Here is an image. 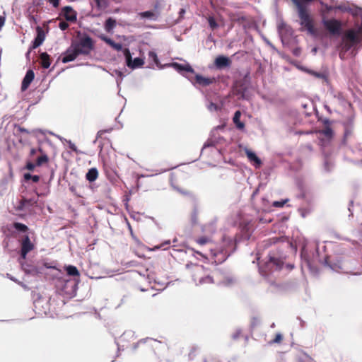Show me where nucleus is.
I'll use <instances>...</instances> for the list:
<instances>
[{
	"mask_svg": "<svg viewBox=\"0 0 362 362\" xmlns=\"http://www.w3.org/2000/svg\"><path fill=\"white\" fill-rule=\"evenodd\" d=\"M254 231V226L250 221L242 222L240 224V233L238 237L224 234L222 237L223 245L219 247L211 248V254L216 264H221L234 252L235 245L242 240H248Z\"/></svg>",
	"mask_w": 362,
	"mask_h": 362,
	"instance_id": "obj_1",
	"label": "nucleus"
},
{
	"mask_svg": "<svg viewBox=\"0 0 362 362\" xmlns=\"http://www.w3.org/2000/svg\"><path fill=\"white\" fill-rule=\"evenodd\" d=\"M362 42V22L356 29L348 30L341 38L339 46V57L345 59L356 54V48Z\"/></svg>",
	"mask_w": 362,
	"mask_h": 362,
	"instance_id": "obj_2",
	"label": "nucleus"
},
{
	"mask_svg": "<svg viewBox=\"0 0 362 362\" xmlns=\"http://www.w3.org/2000/svg\"><path fill=\"white\" fill-rule=\"evenodd\" d=\"M268 259L264 263L259 262V271L262 276L268 278L282 268L284 261L281 257H277L275 254L269 253Z\"/></svg>",
	"mask_w": 362,
	"mask_h": 362,
	"instance_id": "obj_3",
	"label": "nucleus"
},
{
	"mask_svg": "<svg viewBox=\"0 0 362 362\" xmlns=\"http://www.w3.org/2000/svg\"><path fill=\"white\" fill-rule=\"evenodd\" d=\"M73 47H75L80 54L88 55L94 49V42L93 39L84 34L78 42H72Z\"/></svg>",
	"mask_w": 362,
	"mask_h": 362,
	"instance_id": "obj_4",
	"label": "nucleus"
},
{
	"mask_svg": "<svg viewBox=\"0 0 362 362\" xmlns=\"http://www.w3.org/2000/svg\"><path fill=\"white\" fill-rule=\"evenodd\" d=\"M298 1L300 2V4L303 8V14L302 15L300 12V10H299V8L296 7L297 10H298V16L300 19V24L302 25L305 26L307 28V30L310 33H312L313 32V26L312 21L310 20V16L306 11V7H307V5L308 4H310L311 1H313V0H298Z\"/></svg>",
	"mask_w": 362,
	"mask_h": 362,
	"instance_id": "obj_5",
	"label": "nucleus"
},
{
	"mask_svg": "<svg viewBox=\"0 0 362 362\" xmlns=\"http://www.w3.org/2000/svg\"><path fill=\"white\" fill-rule=\"evenodd\" d=\"M123 54L125 57L126 64L129 68L136 69L144 64V60L142 58L136 57L132 59L131 52L128 48L123 49Z\"/></svg>",
	"mask_w": 362,
	"mask_h": 362,
	"instance_id": "obj_6",
	"label": "nucleus"
},
{
	"mask_svg": "<svg viewBox=\"0 0 362 362\" xmlns=\"http://www.w3.org/2000/svg\"><path fill=\"white\" fill-rule=\"evenodd\" d=\"M193 86L199 89L201 87H206L216 82L214 77L206 78L199 74H195L194 79L188 78Z\"/></svg>",
	"mask_w": 362,
	"mask_h": 362,
	"instance_id": "obj_7",
	"label": "nucleus"
},
{
	"mask_svg": "<svg viewBox=\"0 0 362 362\" xmlns=\"http://www.w3.org/2000/svg\"><path fill=\"white\" fill-rule=\"evenodd\" d=\"M323 25L332 35H339L341 28V22L336 19L323 20Z\"/></svg>",
	"mask_w": 362,
	"mask_h": 362,
	"instance_id": "obj_8",
	"label": "nucleus"
},
{
	"mask_svg": "<svg viewBox=\"0 0 362 362\" xmlns=\"http://www.w3.org/2000/svg\"><path fill=\"white\" fill-rule=\"evenodd\" d=\"M337 9L351 13L353 16H359L362 22V8L349 4H342L337 6Z\"/></svg>",
	"mask_w": 362,
	"mask_h": 362,
	"instance_id": "obj_9",
	"label": "nucleus"
},
{
	"mask_svg": "<svg viewBox=\"0 0 362 362\" xmlns=\"http://www.w3.org/2000/svg\"><path fill=\"white\" fill-rule=\"evenodd\" d=\"M37 202L38 195L37 197H33L29 199L23 197L19 201L18 205L16 206V209L18 211L29 210L30 207L36 205Z\"/></svg>",
	"mask_w": 362,
	"mask_h": 362,
	"instance_id": "obj_10",
	"label": "nucleus"
},
{
	"mask_svg": "<svg viewBox=\"0 0 362 362\" xmlns=\"http://www.w3.org/2000/svg\"><path fill=\"white\" fill-rule=\"evenodd\" d=\"M21 259H25L27 254L32 251L35 246L33 243H31L29 237L28 235H25L21 240Z\"/></svg>",
	"mask_w": 362,
	"mask_h": 362,
	"instance_id": "obj_11",
	"label": "nucleus"
},
{
	"mask_svg": "<svg viewBox=\"0 0 362 362\" xmlns=\"http://www.w3.org/2000/svg\"><path fill=\"white\" fill-rule=\"evenodd\" d=\"M64 55V56L62 57V63L66 64L75 60L80 54L78 50L71 45V46L65 51Z\"/></svg>",
	"mask_w": 362,
	"mask_h": 362,
	"instance_id": "obj_12",
	"label": "nucleus"
},
{
	"mask_svg": "<svg viewBox=\"0 0 362 362\" xmlns=\"http://www.w3.org/2000/svg\"><path fill=\"white\" fill-rule=\"evenodd\" d=\"M325 264L334 272L345 274L351 273L345 268L344 265L339 260L332 262H329L327 259H325Z\"/></svg>",
	"mask_w": 362,
	"mask_h": 362,
	"instance_id": "obj_13",
	"label": "nucleus"
},
{
	"mask_svg": "<svg viewBox=\"0 0 362 362\" xmlns=\"http://www.w3.org/2000/svg\"><path fill=\"white\" fill-rule=\"evenodd\" d=\"M170 66L174 68L177 72L182 74L185 76L184 72H189L194 74V69L190 66L189 64H179L177 62H173L170 64Z\"/></svg>",
	"mask_w": 362,
	"mask_h": 362,
	"instance_id": "obj_14",
	"label": "nucleus"
},
{
	"mask_svg": "<svg viewBox=\"0 0 362 362\" xmlns=\"http://www.w3.org/2000/svg\"><path fill=\"white\" fill-rule=\"evenodd\" d=\"M278 32L282 42L291 35V28L285 23L281 22L278 24Z\"/></svg>",
	"mask_w": 362,
	"mask_h": 362,
	"instance_id": "obj_15",
	"label": "nucleus"
},
{
	"mask_svg": "<svg viewBox=\"0 0 362 362\" xmlns=\"http://www.w3.org/2000/svg\"><path fill=\"white\" fill-rule=\"evenodd\" d=\"M135 339L134 332L132 330L125 331L119 337V341H116L117 345L118 351L121 350V347H122V350H124V345H120L121 342L124 341H129L131 340H134Z\"/></svg>",
	"mask_w": 362,
	"mask_h": 362,
	"instance_id": "obj_16",
	"label": "nucleus"
},
{
	"mask_svg": "<svg viewBox=\"0 0 362 362\" xmlns=\"http://www.w3.org/2000/svg\"><path fill=\"white\" fill-rule=\"evenodd\" d=\"M37 35L33 42V48L35 49L40 47L45 39V33L40 26L36 28Z\"/></svg>",
	"mask_w": 362,
	"mask_h": 362,
	"instance_id": "obj_17",
	"label": "nucleus"
},
{
	"mask_svg": "<svg viewBox=\"0 0 362 362\" xmlns=\"http://www.w3.org/2000/svg\"><path fill=\"white\" fill-rule=\"evenodd\" d=\"M245 151L250 162L252 163V165L256 168H259L262 165V160L260 158L255 154V152L248 148H245Z\"/></svg>",
	"mask_w": 362,
	"mask_h": 362,
	"instance_id": "obj_18",
	"label": "nucleus"
},
{
	"mask_svg": "<svg viewBox=\"0 0 362 362\" xmlns=\"http://www.w3.org/2000/svg\"><path fill=\"white\" fill-rule=\"evenodd\" d=\"M20 262L21 268L25 272V273L30 274L32 276H37V274L41 273V270L40 268L33 265L23 263L21 262V260H20Z\"/></svg>",
	"mask_w": 362,
	"mask_h": 362,
	"instance_id": "obj_19",
	"label": "nucleus"
},
{
	"mask_svg": "<svg viewBox=\"0 0 362 362\" xmlns=\"http://www.w3.org/2000/svg\"><path fill=\"white\" fill-rule=\"evenodd\" d=\"M34 78H35V74H34L33 71L31 69L28 70L26 72L25 76H24L23 81H22V84H21L22 91H25L28 88V86H30L31 82L33 81Z\"/></svg>",
	"mask_w": 362,
	"mask_h": 362,
	"instance_id": "obj_20",
	"label": "nucleus"
},
{
	"mask_svg": "<svg viewBox=\"0 0 362 362\" xmlns=\"http://www.w3.org/2000/svg\"><path fill=\"white\" fill-rule=\"evenodd\" d=\"M216 68L221 69L225 67H228L230 65V61L228 57L223 55L218 56L214 62Z\"/></svg>",
	"mask_w": 362,
	"mask_h": 362,
	"instance_id": "obj_21",
	"label": "nucleus"
},
{
	"mask_svg": "<svg viewBox=\"0 0 362 362\" xmlns=\"http://www.w3.org/2000/svg\"><path fill=\"white\" fill-rule=\"evenodd\" d=\"M138 16L141 19H149L151 21H156L158 18L159 12L158 11H146L140 12L138 13Z\"/></svg>",
	"mask_w": 362,
	"mask_h": 362,
	"instance_id": "obj_22",
	"label": "nucleus"
},
{
	"mask_svg": "<svg viewBox=\"0 0 362 362\" xmlns=\"http://www.w3.org/2000/svg\"><path fill=\"white\" fill-rule=\"evenodd\" d=\"M64 18L66 21L74 22L76 21V13L71 6H65L63 8Z\"/></svg>",
	"mask_w": 362,
	"mask_h": 362,
	"instance_id": "obj_23",
	"label": "nucleus"
},
{
	"mask_svg": "<svg viewBox=\"0 0 362 362\" xmlns=\"http://www.w3.org/2000/svg\"><path fill=\"white\" fill-rule=\"evenodd\" d=\"M100 38L103 41L106 42L108 45H110L115 50H116V51H121V50H122V43L115 42L111 38H110L107 36L104 35H100Z\"/></svg>",
	"mask_w": 362,
	"mask_h": 362,
	"instance_id": "obj_24",
	"label": "nucleus"
},
{
	"mask_svg": "<svg viewBox=\"0 0 362 362\" xmlns=\"http://www.w3.org/2000/svg\"><path fill=\"white\" fill-rule=\"evenodd\" d=\"M34 306L38 314L46 313L47 310V303L46 300L42 299L35 300L34 301Z\"/></svg>",
	"mask_w": 362,
	"mask_h": 362,
	"instance_id": "obj_25",
	"label": "nucleus"
},
{
	"mask_svg": "<svg viewBox=\"0 0 362 362\" xmlns=\"http://www.w3.org/2000/svg\"><path fill=\"white\" fill-rule=\"evenodd\" d=\"M193 281L195 283L196 286H202L204 284H214L213 277L209 275H206L205 276L201 277L197 281L195 276H193Z\"/></svg>",
	"mask_w": 362,
	"mask_h": 362,
	"instance_id": "obj_26",
	"label": "nucleus"
},
{
	"mask_svg": "<svg viewBox=\"0 0 362 362\" xmlns=\"http://www.w3.org/2000/svg\"><path fill=\"white\" fill-rule=\"evenodd\" d=\"M240 116H241V112L240 110H237L235 114H234V116H233V121L234 122V124H235V127L240 129V130H243L245 128V124L240 121Z\"/></svg>",
	"mask_w": 362,
	"mask_h": 362,
	"instance_id": "obj_27",
	"label": "nucleus"
},
{
	"mask_svg": "<svg viewBox=\"0 0 362 362\" xmlns=\"http://www.w3.org/2000/svg\"><path fill=\"white\" fill-rule=\"evenodd\" d=\"M41 66L44 69H48L50 66L51 61L49 54L47 52H42L40 54Z\"/></svg>",
	"mask_w": 362,
	"mask_h": 362,
	"instance_id": "obj_28",
	"label": "nucleus"
},
{
	"mask_svg": "<svg viewBox=\"0 0 362 362\" xmlns=\"http://www.w3.org/2000/svg\"><path fill=\"white\" fill-rule=\"evenodd\" d=\"M98 176V171L95 168H92L88 170V173L86 175V178L89 182L95 181Z\"/></svg>",
	"mask_w": 362,
	"mask_h": 362,
	"instance_id": "obj_29",
	"label": "nucleus"
},
{
	"mask_svg": "<svg viewBox=\"0 0 362 362\" xmlns=\"http://www.w3.org/2000/svg\"><path fill=\"white\" fill-rule=\"evenodd\" d=\"M206 100L207 102L206 103V107L209 111L210 112H217L221 110V107L218 105L213 103L212 101H209L207 96H206Z\"/></svg>",
	"mask_w": 362,
	"mask_h": 362,
	"instance_id": "obj_30",
	"label": "nucleus"
},
{
	"mask_svg": "<svg viewBox=\"0 0 362 362\" xmlns=\"http://www.w3.org/2000/svg\"><path fill=\"white\" fill-rule=\"evenodd\" d=\"M307 72L316 78H322L327 83H328L327 74L325 72H317L313 70H307Z\"/></svg>",
	"mask_w": 362,
	"mask_h": 362,
	"instance_id": "obj_31",
	"label": "nucleus"
},
{
	"mask_svg": "<svg viewBox=\"0 0 362 362\" xmlns=\"http://www.w3.org/2000/svg\"><path fill=\"white\" fill-rule=\"evenodd\" d=\"M116 26V21L112 18H108L105 23V29L106 31L110 32L113 30Z\"/></svg>",
	"mask_w": 362,
	"mask_h": 362,
	"instance_id": "obj_32",
	"label": "nucleus"
},
{
	"mask_svg": "<svg viewBox=\"0 0 362 362\" xmlns=\"http://www.w3.org/2000/svg\"><path fill=\"white\" fill-rule=\"evenodd\" d=\"M11 240H12L11 235H10L9 234H6L3 240V243H2L4 249L8 252H10L12 250V249L10 247Z\"/></svg>",
	"mask_w": 362,
	"mask_h": 362,
	"instance_id": "obj_33",
	"label": "nucleus"
},
{
	"mask_svg": "<svg viewBox=\"0 0 362 362\" xmlns=\"http://www.w3.org/2000/svg\"><path fill=\"white\" fill-rule=\"evenodd\" d=\"M41 153H42L41 156H38L36 158V165L37 166H41L43 164L47 163L49 160L48 156H47L46 153H43L42 151Z\"/></svg>",
	"mask_w": 362,
	"mask_h": 362,
	"instance_id": "obj_34",
	"label": "nucleus"
},
{
	"mask_svg": "<svg viewBox=\"0 0 362 362\" xmlns=\"http://www.w3.org/2000/svg\"><path fill=\"white\" fill-rule=\"evenodd\" d=\"M66 271L68 275L72 276H79V272L78 269L73 265H69L66 267Z\"/></svg>",
	"mask_w": 362,
	"mask_h": 362,
	"instance_id": "obj_35",
	"label": "nucleus"
},
{
	"mask_svg": "<svg viewBox=\"0 0 362 362\" xmlns=\"http://www.w3.org/2000/svg\"><path fill=\"white\" fill-rule=\"evenodd\" d=\"M13 227L15 230L19 231V232H22V233H25L28 228L27 227V226H25V224L23 223H18V222H16L13 224Z\"/></svg>",
	"mask_w": 362,
	"mask_h": 362,
	"instance_id": "obj_36",
	"label": "nucleus"
},
{
	"mask_svg": "<svg viewBox=\"0 0 362 362\" xmlns=\"http://www.w3.org/2000/svg\"><path fill=\"white\" fill-rule=\"evenodd\" d=\"M198 214L199 211L197 206H194L193 210L191 213V222L193 225H195L198 222Z\"/></svg>",
	"mask_w": 362,
	"mask_h": 362,
	"instance_id": "obj_37",
	"label": "nucleus"
},
{
	"mask_svg": "<svg viewBox=\"0 0 362 362\" xmlns=\"http://www.w3.org/2000/svg\"><path fill=\"white\" fill-rule=\"evenodd\" d=\"M98 9H105L108 6L110 0H94Z\"/></svg>",
	"mask_w": 362,
	"mask_h": 362,
	"instance_id": "obj_38",
	"label": "nucleus"
},
{
	"mask_svg": "<svg viewBox=\"0 0 362 362\" xmlns=\"http://www.w3.org/2000/svg\"><path fill=\"white\" fill-rule=\"evenodd\" d=\"M320 134H323L327 139H331L333 136V131L330 127H327L320 132Z\"/></svg>",
	"mask_w": 362,
	"mask_h": 362,
	"instance_id": "obj_39",
	"label": "nucleus"
},
{
	"mask_svg": "<svg viewBox=\"0 0 362 362\" xmlns=\"http://www.w3.org/2000/svg\"><path fill=\"white\" fill-rule=\"evenodd\" d=\"M208 23L211 30H215L218 27V24L216 22V20L213 16L208 18Z\"/></svg>",
	"mask_w": 362,
	"mask_h": 362,
	"instance_id": "obj_40",
	"label": "nucleus"
},
{
	"mask_svg": "<svg viewBox=\"0 0 362 362\" xmlns=\"http://www.w3.org/2000/svg\"><path fill=\"white\" fill-rule=\"evenodd\" d=\"M148 57L151 59L156 64L159 63V60L157 54L154 51H150L148 52Z\"/></svg>",
	"mask_w": 362,
	"mask_h": 362,
	"instance_id": "obj_41",
	"label": "nucleus"
},
{
	"mask_svg": "<svg viewBox=\"0 0 362 362\" xmlns=\"http://www.w3.org/2000/svg\"><path fill=\"white\" fill-rule=\"evenodd\" d=\"M235 281V279L232 276H228L226 277L222 282V284L225 286H230L232 285Z\"/></svg>",
	"mask_w": 362,
	"mask_h": 362,
	"instance_id": "obj_42",
	"label": "nucleus"
},
{
	"mask_svg": "<svg viewBox=\"0 0 362 362\" xmlns=\"http://www.w3.org/2000/svg\"><path fill=\"white\" fill-rule=\"evenodd\" d=\"M288 202V199H284L281 201H275L273 202V206L274 207H282L284 204Z\"/></svg>",
	"mask_w": 362,
	"mask_h": 362,
	"instance_id": "obj_43",
	"label": "nucleus"
},
{
	"mask_svg": "<svg viewBox=\"0 0 362 362\" xmlns=\"http://www.w3.org/2000/svg\"><path fill=\"white\" fill-rule=\"evenodd\" d=\"M42 148H31L30 151V157H33L34 155H35L37 152H40L42 153Z\"/></svg>",
	"mask_w": 362,
	"mask_h": 362,
	"instance_id": "obj_44",
	"label": "nucleus"
},
{
	"mask_svg": "<svg viewBox=\"0 0 362 362\" xmlns=\"http://www.w3.org/2000/svg\"><path fill=\"white\" fill-rule=\"evenodd\" d=\"M36 163H33V162H28L27 164H26V169H28V170H33L35 169V168L36 167Z\"/></svg>",
	"mask_w": 362,
	"mask_h": 362,
	"instance_id": "obj_45",
	"label": "nucleus"
},
{
	"mask_svg": "<svg viewBox=\"0 0 362 362\" xmlns=\"http://www.w3.org/2000/svg\"><path fill=\"white\" fill-rule=\"evenodd\" d=\"M283 339L281 334L278 333L275 338L272 340V343H279Z\"/></svg>",
	"mask_w": 362,
	"mask_h": 362,
	"instance_id": "obj_46",
	"label": "nucleus"
},
{
	"mask_svg": "<svg viewBox=\"0 0 362 362\" xmlns=\"http://www.w3.org/2000/svg\"><path fill=\"white\" fill-rule=\"evenodd\" d=\"M291 1L295 4V6L296 7L299 8V10H300V12L303 15V8H302V6L300 4V2L298 0H291Z\"/></svg>",
	"mask_w": 362,
	"mask_h": 362,
	"instance_id": "obj_47",
	"label": "nucleus"
},
{
	"mask_svg": "<svg viewBox=\"0 0 362 362\" xmlns=\"http://www.w3.org/2000/svg\"><path fill=\"white\" fill-rule=\"evenodd\" d=\"M59 27L62 30H65L68 28L69 25L66 22H60L59 24Z\"/></svg>",
	"mask_w": 362,
	"mask_h": 362,
	"instance_id": "obj_48",
	"label": "nucleus"
},
{
	"mask_svg": "<svg viewBox=\"0 0 362 362\" xmlns=\"http://www.w3.org/2000/svg\"><path fill=\"white\" fill-rule=\"evenodd\" d=\"M209 239L207 238H205V237H203V238H199L197 242L199 244V245H204L206 244L207 242H208Z\"/></svg>",
	"mask_w": 362,
	"mask_h": 362,
	"instance_id": "obj_49",
	"label": "nucleus"
},
{
	"mask_svg": "<svg viewBox=\"0 0 362 362\" xmlns=\"http://www.w3.org/2000/svg\"><path fill=\"white\" fill-rule=\"evenodd\" d=\"M111 131H112V129L98 131V133H97V135H96V139L100 138L103 133H105V132H110Z\"/></svg>",
	"mask_w": 362,
	"mask_h": 362,
	"instance_id": "obj_50",
	"label": "nucleus"
},
{
	"mask_svg": "<svg viewBox=\"0 0 362 362\" xmlns=\"http://www.w3.org/2000/svg\"><path fill=\"white\" fill-rule=\"evenodd\" d=\"M68 144L70 149H71L73 151L77 152V147L74 143H72L71 141H69Z\"/></svg>",
	"mask_w": 362,
	"mask_h": 362,
	"instance_id": "obj_51",
	"label": "nucleus"
},
{
	"mask_svg": "<svg viewBox=\"0 0 362 362\" xmlns=\"http://www.w3.org/2000/svg\"><path fill=\"white\" fill-rule=\"evenodd\" d=\"M170 240L165 241L160 246H158L157 248H163V250H165L168 245H170Z\"/></svg>",
	"mask_w": 362,
	"mask_h": 362,
	"instance_id": "obj_52",
	"label": "nucleus"
},
{
	"mask_svg": "<svg viewBox=\"0 0 362 362\" xmlns=\"http://www.w3.org/2000/svg\"><path fill=\"white\" fill-rule=\"evenodd\" d=\"M214 146V143L212 141H206L204 146H203V148L202 149V151H204V149H205L206 148H208V147H211V146Z\"/></svg>",
	"mask_w": 362,
	"mask_h": 362,
	"instance_id": "obj_53",
	"label": "nucleus"
},
{
	"mask_svg": "<svg viewBox=\"0 0 362 362\" xmlns=\"http://www.w3.org/2000/svg\"><path fill=\"white\" fill-rule=\"evenodd\" d=\"M351 132H352L351 127H349L347 126L345 129L344 136H348L349 135H350L351 134Z\"/></svg>",
	"mask_w": 362,
	"mask_h": 362,
	"instance_id": "obj_54",
	"label": "nucleus"
},
{
	"mask_svg": "<svg viewBox=\"0 0 362 362\" xmlns=\"http://www.w3.org/2000/svg\"><path fill=\"white\" fill-rule=\"evenodd\" d=\"M49 2L52 4V6L55 8L58 7L59 4V0H49Z\"/></svg>",
	"mask_w": 362,
	"mask_h": 362,
	"instance_id": "obj_55",
	"label": "nucleus"
},
{
	"mask_svg": "<svg viewBox=\"0 0 362 362\" xmlns=\"http://www.w3.org/2000/svg\"><path fill=\"white\" fill-rule=\"evenodd\" d=\"M329 165H330V163H329L328 160L326 159L324 162V166H325V170L327 172L330 170Z\"/></svg>",
	"mask_w": 362,
	"mask_h": 362,
	"instance_id": "obj_56",
	"label": "nucleus"
},
{
	"mask_svg": "<svg viewBox=\"0 0 362 362\" xmlns=\"http://www.w3.org/2000/svg\"><path fill=\"white\" fill-rule=\"evenodd\" d=\"M148 339H141V340H140V341H139L137 343L134 344V345H133V350H135V349L137 348L138 344H139V343H144L146 340H148Z\"/></svg>",
	"mask_w": 362,
	"mask_h": 362,
	"instance_id": "obj_57",
	"label": "nucleus"
},
{
	"mask_svg": "<svg viewBox=\"0 0 362 362\" xmlns=\"http://www.w3.org/2000/svg\"><path fill=\"white\" fill-rule=\"evenodd\" d=\"M241 333V331L240 329L237 330L233 335H232V337L233 339H237L240 334Z\"/></svg>",
	"mask_w": 362,
	"mask_h": 362,
	"instance_id": "obj_58",
	"label": "nucleus"
},
{
	"mask_svg": "<svg viewBox=\"0 0 362 362\" xmlns=\"http://www.w3.org/2000/svg\"><path fill=\"white\" fill-rule=\"evenodd\" d=\"M112 75H117V76L120 77V78H122L123 77V74L122 71H119V70H115L114 71V74H112Z\"/></svg>",
	"mask_w": 362,
	"mask_h": 362,
	"instance_id": "obj_59",
	"label": "nucleus"
},
{
	"mask_svg": "<svg viewBox=\"0 0 362 362\" xmlns=\"http://www.w3.org/2000/svg\"><path fill=\"white\" fill-rule=\"evenodd\" d=\"M31 180L34 182H37L40 180V176L37 175H33Z\"/></svg>",
	"mask_w": 362,
	"mask_h": 362,
	"instance_id": "obj_60",
	"label": "nucleus"
},
{
	"mask_svg": "<svg viewBox=\"0 0 362 362\" xmlns=\"http://www.w3.org/2000/svg\"><path fill=\"white\" fill-rule=\"evenodd\" d=\"M175 189H176L180 193L184 194V195H190V192H187V191H183L179 188H176L175 187Z\"/></svg>",
	"mask_w": 362,
	"mask_h": 362,
	"instance_id": "obj_61",
	"label": "nucleus"
},
{
	"mask_svg": "<svg viewBox=\"0 0 362 362\" xmlns=\"http://www.w3.org/2000/svg\"><path fill=\"white\" fill-rule=\"evenodd\" d=\"M33 175L30 173H25L24 174V178L25 180H31Z\"/></svg>",
	"mask_w": 362,
	"mask_h": 362,
	"instance_id": "obj_62",
	"label": "nucleus"
},
{
	"mask_svg": "<svg viewBox=\"0 0 362 362\" xmlns=\"http://www.w3.org/2000/svg\"><path fill=\"white\" fill-rule=\"evenodd\" d=\"M18 130L20 132H24V133H26V134H28V131L26 129H25V128H23V127H20V126H18Z\"/></svg>",
	"mask_w": 362,
	"mask_h": 362,
	"instance_id": "obj_63",
	"label": "nucleus"
},
{
	"mask_svg": "<svg viewBox=\"0 0 362 362\" xmlns=\"http://www.w3.org/2000/svg\"><path fill=\"white\" fill-rule=\"evenodd\" d=\"M300 362H315V361H313L310 357L307 356L305 361H300Z\"/></svg>",
	"mask_w": 362,
	"mask_h": 362,
	"instance_id": "obj_64",
	"label": "nucleus"
}]
</instances>
